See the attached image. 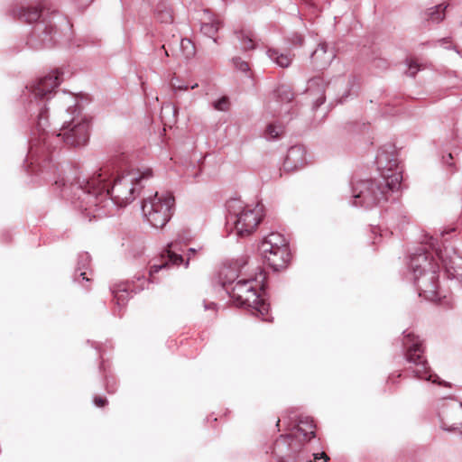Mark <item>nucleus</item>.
Wrapping results in <instances>:
<instances>
[{
  "label": "nucleus",
  "instance_id": "10",
  "mask_svg": "<svg viewBox=\"0 0 462 462\" xmlns=\"http://www.w3.org/2000/svg\"><path fill=\"white\" fill-rule=\"evenodd\" d=\"M438 278L435 271L420 273V275H416L417 287L420 291L419 295L432 302L439 301L440 296L438 291Z\"/></svg>",
  "mask_w": 462,
  "mask_h": 462
},
{
  "label": "nucleus",
  "instance_id": "21",
  "mask_svg": "<svg viewBox=\"0 0 462 462\" xmlns=\"http://www.w3.org/2000/svg\"><path fill=\"white\" fill-rule=\"evenodd\" d=\"M221 27V23L219 21H212L210 23H205L201 26V31L205 35H208L210 38L214 39V42H217V40L214 38L219 28Z\"/></svg>",
  "mask_w": 462,
  "mask_h": 462
},
{
  "label": "nucleus",
  "instance_id": "14",
  "mask_svg": "<svg viewBox=\"0 0 462 462\" xmlns=\"http://www.w3.org/2000/svg\"><path fill=\"white\" fill-rule=\"evenodd\" d=\"M306 162V150L302 145L291 146L286 155L284 167L294 170L301 168Z\"/></svg>",
  "mask_w": 462,
  "mask_h": 462
},
{
  "label": "nucleus",
  "instance_id": "5",
  "mask_svg": "<svg viewBox=\"0 0 462 462\" xmlns=\"http://www.w3.org/2000/svg\"><path fill=\"white\" fill-rule=\"evenodd\" d=\"M263 262L273 271L279 272L288 267L291 253L286 237L277 232L266 236L260 245Z\"/></svg>",
  "mask_w": 462,
  "mask_h": 462
},
{
  "label": "nucleus",
  "instance_id": "28",
  "mask_svg": "<svg viewBox=\"0 0 462 462\" xmlns=\"http://www.w3.org/2000/svg\"><path fill=\"white\" fill-rule=\"evenodd\" d=\"M329 457L327 456L325 452H321L320 454H313V460L310 462H328Z\"/></svg>",
  "mask_w": 462,
  "mask_h": 462
},
{
  "label": "nucleus",
  "instance_id": "26",
  "mask_svg": "<svg viewBox=\"0 0 462 462\" xmlns=\"http://www.w3.org/2000/svg\"><path fill=\"white\" fill-rule=\"evenodd\" d=\"M326 48L327 46L325 44H321L313 51L311 55L313 62H318V60L327 53Z\"/></svg>",
  "mask_w": 462,
  "mask_h": 462
},
{
  "label": "nucleus",
  "instance_id": "12",
  "mask_svg": "<svg viewBox=\"0 0 462 462\" xmlns=\"http://www.w3.org/2000/svg\"><path fill=\"white\" fill-rule=\"evenodd\" d=\"M37 35L34 33L27 42L29 46L33 49L50 47L52 42V33L55 32V27L51 24L40 23L36 27Z\"/></svg>",
  "mask_w": 462,
  "mask_h": 462
},
{
  "label": "nucleus",
  "instance_id": "2",
  "mask_svg": "<svg viewBox=\"0 0 462 462\" xmlns=\"http://www.w3.org/2000/svg\"><path fill=\"white\" fill-rule=\"evenodd\" d=\"M396 162H390V168L383 171L382 180H360L353 182L352 193L355 206L371 208L386 201L390 191L397 190L402 183V171H392Z\"/></svg>",
  "mask_w": 462,
  "mask_h": 462
},
{
  "label": "nucleus",
  "instance_id": "31",
  "mask_svg": "<svg viewBox=\"0 0 462 462\" xmlns=\"http://www.w3.org/2000/svg\"><path fill=\"white\" fill-rule=\"evenodd\" d=\"M236 67H237L240 70H242V71H244V72H245V71H247V70L249 69V65H248V63H247V62H245V61H240L239 63H237V64H236Z\"/></svg>",
  "mask_w": 462,
  "mask_h": 462
},
{
  "label": "nucleus",
  "instance_id": "16",
  "mask_svg": "<svg viewBox=\"0 0 462 462\" xmlns=\"http://www.w3.org/2000/svg\"><path fill=\"white\" fill-rule=\"evenodd\" d=\"M41 14L42 9L38 7H22L18 17L24 23H32L41 17Z\"/></svg>",
  "mask_w": 462,
  "mask_h": 462
},
{
  "label": "nucleus",
  "instance_id": "6",
  "mask_svg": "<svg viewBox=\"0 0 462 462\" xmlns=\"http://www.w3.org/2000/svg\"><path fill=\"white\" fill-rule=\"evenodd\" d=\"M175 199L169 192L155 194L145 199L142 209L147 221L156 228H162L171 219Z\"/></svg>",
  "mask_w": 462,
  "mask_h": 462
},
{
  "label": "nucleus",
  "instance_id": "27",
  "mask_svg": "<svg viewBox=\"0 0 462 462\" xmlns=\"http://www.w3.org/2000/svg\"><path fill=\"white\" fill-rule=\"evenodd\" d=\"M181 47L186 50L188 48H190V50L189 51V52L187 53V56H192L194 54V46L192 45L191 42L188 39H183L181 40Z\"/></svg>",
  "mask_w": 462,
  "mask_h": 462
},
{
  "label": "nucleus",
  "instance_id": "8",
  "mask_svg": "<svg viewBox=\"0 0 462 462\" xmlns=\"http://www.w3.org/2000/svg\"><path fill=\"white\" fill-rule=\"evenodd\" d=\"M403 345L406 347L405 358L411 365L409 367L414 377L423 380H430V367L423 356L424 349L421 341L412 333L404 337Z\"/></svg>",
  "mask_w": 462,
  "mask_h": 462
},
{
  "label": "nucleus",
  "instance_id": "29",
  "mask_svg": "<svg viewBox=\"0 0 462 462\" xmlns=\"http://www.w3.org/2000/svg\"><path fill=\"white\" fill-rule=\"evenodd\" d=\"M44 148H45V146L39 149L35 143H32L29 152H30L31 156H35V155H38L39 152H44Z\"/></svg>",
  "mask_w": 462,
  "mask_h": 462
},
{
  "label": "nucleus",
  "instance_id": "36",
  "mask_svg": "<svg viewBox=\"0 0 462 462\" xmlns=\"http://www.w3.org/2000/svg\"><path fill=\"white\" fill-rule=\"evenodd\" d=\"M226 267H225V268H223V269H222V271H221V273H221V275H226V273H226Z\"/></svg>",
  "mask_w": 462,
  "mask_h": 462
},
{
  "label": "nucleus",
  "instance_id": "15",
  "mask_svg": "<svg viewBox=\"0 0 462 462\" xmlns=\"http://www.w3.org/2000/svg\"><path fill=\"white\" fill-rule=\"evenodd\" d=\"M315 424L309 418L300 420L294 437L300 440L309 441L315 437Z\"/></svg>",
  "mask_w": 462,
  "mask_h": 462
},
{
  "label": "nucleus",
  "instance_id": "17",
  "mask_svg": "<svg viewBox=\"0 0 462 462\" xmlns=\"http://www.w3.org/2000/svg\"><path fill=\"white\" fill-rule=\"evenodd\" d=\"M268 56L282 68H287L291 62V58L289 55L279 53L276 50H269Z\"/></svg>",
  "mask_w": 462,
  "mask_h": 462
},
{
  "label": "nucleus",
  "instance_id": "25",
  "mask_svg": "<svg viewBox=\"0 0 462 462\" xmlns=\"http://www.w3.org/2000/svg\"><path fill=\"white\" fill-rule=\"evenodd\" d=\"M229 100L226 97H222L217 101L214 102L213 106L218 111H227L229 109Z\"/></svg>",
  "mask_w": 462,
  "mask_h": 462
},
{
  "label": "nucleus",
  "instance_id": "38",
  "mask_svg": "<svg viewBox=\"0 0 462 462\" xmlns=\"http://www.w3.org/2000/svg\"><path fill=\"white\" fill-rule=\"evenodd\" d=\"M197 87H198V84H195V85H193V86L191 87V88L193 89V88H197Z\"/></svg>",
  "mask_w": 462,
  "mask_h": 462
},
{
  "label": "nucleus",
  "instance_id": "37",
  "mask_svg": "<svg viewBox=\"0 0 462 462\" xmlns=\"http://www.w3.org/2000/svg\"><path fill=\"white\" fill-rule=\"evenodd\" d=\"M328 60H329V57L327 60H324V63H328Z\"/></svg>",
  "mask_w": 462,
  "mask_h": 462
},
{
  "label": "nucleus",
  "instance_id": "30",
  "mask_svg": "<svg viewBox=\"0 0 462 462\" xmlns=\"http://www.w3.org/2000/svg\"><path fill=\"white\" fill-rule=\"evenodd\" d=\"M94 403H95L97 407L102 408V407H104V406H106V403H107V400H106V398L102 397V396H96V397L94 398Z\"/></svg>",
  "mask_w": 462,
  "mask_h": 462
},
{
  "label": "nucleus",
  "instance_id": "13",
  "mask_svg": "<svg viewBox=\"0 0 462 462\" xmlns=\"http://www.w3.org/2000/svg\"><path fill=\"white\" fill-rule=\"evenodd\" d=\"M171 245H169V248L162 253L160 258L151 264L150 282H153L154 273H158L160 270L163 268H168L171 265L179 266L183 262L182 256L171 251Z\"/></svg>",
  "mask_w": 462,
  "mask_h": 462
},
{
  "label": "nucleus",
  "instance_id": "4",
  "mask_svg": "<svg viewBox=\"0 0 462 462\" xmlns=\"http://www.w3.org/2000/svg\"><path fill=\"white\" fill-rule=\"evenodd\" d=\"M228 220L234 225L236 234L245 237L254 234L263 218L261 204L248 205L240 199H231L226 203Z\"/></svg>",
  "mask_w": 462,
  "mask_h": 462
},
{
  "label": "nucleus",
  "instance_id": "22",
  "mask_svg": "<svg viewBox=\"0 0 462 462\" xmlns=\"http://www.w3.org/2000/svg\"><path fill=\"white\" fill-rule=\"evenodd\" d=\"M283 134V127L282 125H276L270 124L267 125L265 130V135L268 139H276Z\"/></svg>",
  "mask_w": 462,
  "mask_h": 462
},
{
  "label": "nucleus",
  "instance_id": "9",
  "mask_svg": "<svg viewBox=\"0 0 462 462\" xmlns=\"http://www.w3.org/2000/svg\"><path fill=\"white\" fill-rule=\"evenodd\" d=\"M439 417L444 430L462 433L461 402L451 398L445 399L439 409Z\"/></svg>",
  "mask_w": 462,
  "mask_h": 462
},
{
  "label": "nucleus",
  "instance_id": "3",
  "mask_svg": "<svg viewBox=\"0 0 462 462\" xmlns=\"http://www.w3.org/2000/svg\"><path fill=\"white\" fill-rule=\"evenodd\" d=\"M264 281L265 274L259 269L258 273L254 276L236 281L231 289L230 296L237 306L250 308L254 315L267 320L269 305L262 298Z\"/></svg>",
  "mask_w": 462,
  "mask_h": 462
},
{
  "label": "nucleus",
  "instance_id": "39",
  "mask_svg": "<svg viewBox=\"0 0 462 462\" xmlns=\"http://www.w3.org/2000/svg\"><path fill=\"white\" fill-rule=\"evenodd\" d=\"M189 251H190L191 253H193V254L195 253V250H194V249H190Z\"/></svg>",
  "mask_w": 462,
  "mask_h": 462
},
{
  "label": "nucleus",
  "instance_id": "32",
  "mask_svg": "<svg viewBox=\"0 0 462 462\" xmlns=\"http://www.w3.org/2000/svg\"><path fill=\"white\" fill-rule=\"evenodd\" d=\"M171 85L173 89L175 90H187L188 89V86H184V85H176L175 82L171 81Z\"/></svg>",
  "mask_w": 462,
  "mask_h": 462
},
{
  "label": "nucleus",
  "instance_id": "24",
  "mask_svg": "<svg viewBox=\"0 0 462 462\" xmlns=\"http://www.w3.org/2000/svg\"><path fill=\"white\" fill-rule=\"evenodd\" d=\"M116 304L125 305L128 299V291L126 289H116L113 291Z\"/></svg>",
  "mask_w": 462,
  "mask_h": 462
},
{
  "label": "nucleus",
  "instance_id": "40",
  "mask_svg": "<svg viewBox=\"0 0 462 462\" xmlns=\"http://www.w3.org/2000/svg\"><path fill=\"white\" fill-rule=\"evenodd\" d=\"M88 2H91L92 0H87Z\"/></svg>",
  "mask_w": 462,
  "mask_h": 462
},
{
  "label": "nucleus",
  "instance_id": "1",
  "mask_svg": "<svg viewBox=\"0 0 462 462\" xmlns=\"http://www.w3.org/2000/svg\"><path fill=\"white\" fill-rule=\"evenodd\" d=\"M152 176V171L140 172L138 170H131L127 172H114L109 166L99 169L83 186L79 187V208L96 217L92 208H97L110 198L116 205L125 206L135 199L137 185L143 179Z\"/></svg>",
  "mask_w": 462,
  "mask_h": 462
},
{
  "label": "nucleus",
  "instance_id": "7",
  "mask_svg": "<svg viewBox=\"0 0 462 462\" xmlns=\"http://www.w3.org/2000/svg\"><path fill=\"white\" fill-rule=\"evenodd\" d=\"M73 113L76 115L64 121L58 136H61L63 142L69 146L84 145L89 138L90 121L77 109Z\"/></svg>",
  "mask_w": 462,
  "mask_h": 462
},
{
  "label": "nucleus",
  "instance_id": "20",
  "mask_svg": "<svg viewBox=\"0 0 462 462\" xmlns=\"http://www.w3.org/2000/svg\"><path fill=\"white\" fill-rule=\"evenodd\" d=\"M244 50H252L254 48V34L251 31L241 30L238 35Z\"/></svg>",
  "mask_w": 462,
  "mask_h": 462
},
{
  "label": "nucleus",
  "instance_id": "18",
  "mask_svg": "<svg viewBox=\"0 0 462 462\" xmlns=\"http://www.w3.org/2000/svg\"><path fill=\"white\" fill-rule=\"evenodd\" d=\"M445 9L446 6H443V5L428 9L426 13L427 19L436 23L442 21L445 18Z\"/></svg>",
  "mask_w": 462,
  "mask_h": 462
},
{
  "label": "nucleus",
  "instance_id": "34",
  "mask_svg": "<svg viewBox=\"0 0 462 462\" xmlns=\"http://www.w3.org/2000/svg\"><path fill=\"white\" fill-rule=\"evenodd\" d=\"M383 160L382 155H381V154H378V155H377V158H376V162H377V164H378V166H379V167L383 166Z\"/></svg>",
  "mask_w": 462,
  "mask_h": 462
},
{
  "label": "nucleus",
  "instance_id": "33",
  "mask_svg": "<svg viewBox=\"0 0 462 462\" xmlns=\"http://www.w3.org/2000/svg\"><path fill=\"white\" fill-rule=\"evenodd\" d=\"M45 113L46 112L43 111V110H41V112L39 113V116H38V118H39L38 125L40 126H42V120L47 118V116H45Z\"/></svg>",
  "mask_w": 462,
  "mask_h": 462
},
{
  "label": "nucleus",
  "instance_id": "11",
  "mask_svg": "<svg viewBox=\"0 0 462 462\" xmlns=\"http://www.w3.org/2000/svg\"><path fill=\"white\" fill-rule=\"evenodd\" d=\"M62 73L58 69L52 71L50 75L40 79L36 83L31 86V90L37 98H49V95L60 83V76Z\"/></svg>",
  "mask_w": 462,
  "mask_h": 462
},
{
  "label": "nucleus",
  "instance_id": "19",
  "mask_svg": "<svg viewBox=\"0 0 462 462\" xmlns=\"http://www.w3.org/2000/svg\"><path fill=\"white\" fill-rule=\"evenodd\" d=\"M156 13H157V18L162 23H171L173 20V16H172L171 8L166 6L164 4H160L157 5Z\"/></svg>",
  "mask_w": 462,
  "mask_h": 462
},
{
  "label": "nucleus",
  "instance_id": "35",
  "mask_svg": "<svg viewBox=\"0 0 462 462\" xmlns=\"http://www.w3.org/2000/svg\"><path fill=\"white\" fill-rule=\"evenodd\" d=\"M79 276L82 277V280H86L87 282L90 281V279L87 276V273L86 272L80 273Z\"/></svg>",
  "mask_w": 462,
  "mask_h": 462
},
{
  "label": "nucleus",
  "instance_id": "23",
  "mask_svg": "<svg viewBox=\"0 0 462 462\" xmlns=\"http://www.w3.org/2000/svg\"><path fill=\"white\" fill-rule=\"evenodd\" d=\"M408 64V71L407 75L410 77H414L417 72L423 68L422 64L419 63V60L416 58H409L407 60Z\"/></svg>",
  "mask_w": 462,
  "mask_h": 462
}]
</instances>
